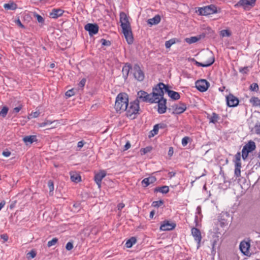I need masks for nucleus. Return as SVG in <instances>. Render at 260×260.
Listing matches in <instances>:
<instances>
[{
    "instance_id": "41",
    "label": "nucleus",
    "mask_w": 260,
    "mask_h": 260,
    "mask_svg": "<svg viewBox=\"0 0 260 260\" xmlns=\"http://www.w3.org/2000/svg\"><path fill=\"white\" fill-rule=\"evenodd\" d=\"M239 72L243 74H247L249 71V67H244L243 68H240L239 70Z\"/></svg>"
},
{
    "instance_id": "17",
    "label": "nucleus",
    "mask_w": 260,
    "mask_h": 260,
    "mask_svg": "<svg viewBox=\"0 0 260 260\" xmlns=\"http://www.w3.org/2000/svg\"><path fill=\"white\" fill-rule=\"evenodd\" d=\"M191 234L194 237L196 241L197 242L198 244H200L202 239L200 231L197 228H193L191 229Z\"/></svg>"
},
{
    "instance_id": "36",
    "label": "nucleus",
    "mask_w": 260,
    "mask_h": 260,
    "mask_svg": "<svg viewBox=\"0 0 260 260\" xmlns=\"http://www.w3.org/2000/svg\"><path fill=\"white\" fill-rule=\"evenodd\" d=\"M58 241V239L56 238H53L51 240L49 241L47 243V246L48 247H50L52 246L55 245Z\"/></svg>"
},
{
    "instance_id": "25",
    "label": "nucleus",
    "mask_w": 260,
    "mask_h": 260,
    "mask_svg": "<svg viewBox=\"0 0 260 260\" xmlns=\"http://www.w3.org/2000/svg\"><path fill=\"white\" fill-rule=\"evenodd\" d=\"M23 141L26 145L32 144L34 142L37 141V137L36 136H27L23 138Z\"/></svg>"
},
{
    "instance_id": "52",
    "label": "nucleus",
    "mask_w": 260,
    "mask_h": 260,
    "mask_svg": "<svg viewBox=\"0 0 260 260\" xmlns=\"http://www.w3.org/2000/svg\"><path fill=\"white\" fill-rule=\"evenodd\" d=\"M52 123V122H51L50 121H46L45 122H42L40 124V127H44L47 125H50Z\"/></svg>"
},
{
    "instance_id": "59",
    "label": "nucleus",
    "mask_w": 260,
    "mask_h": 260,
    "mask_svg": "<svg viewBox=\"0 0 260 260\" xmlns=\"http://www.w3.org/2000/svg\"><path fill=\"white\" fill-rule=\"evenodd\" d=\"M129 148H130V143L128 141H127L126 142V143L125 144V145H124V150H127Z\"/></svg>"
},
{
    "instance_id": "5",
    "label": "nucleus",
    "mask_w": 260,
    "mask_h": 260,
    "mask_svg": "<svg viewBox=\"0 0 260 260\" xmlns=\"http://www.w3.org/2000/svg\"><path fill=\"white\" fill-rule=\"evenodd\" d=\"M168 85L160 82L152 88V92L151 93L152 97L156 98V100L159 98H164V91H166V88H168ZM156 101H155L156 102Z\"/></svg>"
},
{
    "instance_id": "11",
    "label": "nucleus",
    "mask_w": 260,
    "mask_h": 260,
    "mask_svg": "<svg viewBox=\"0 0 260 260\" xmlns=\"http://www.w3.org/2000/svg\"><path fill=\"white\" fill-rule=\"evenodd\" d=\"M173 114H180L183 113L186 109V105L183 103H179L172 106Z\"/></svg>"
},
{
    "instance_id": "54",
    "label": "nucleus",
    "mask_w": 260,
    "mask_h": 260,
    "mask_svg": "<svg viewBox=\"0 0 260 260\" xmlns=\"http://www.w3.org/2000/svg\"><path fill=\"white\" fill-rule=\"evenodd\" d=\"M137 239L135 237H131V247L136 243Z\"/></svg>"
},
{
    "instance_id": "26",
    "label": "nucleus",
    "mask_w": 260,
    "mask_h": 260,
    "mask_svg": "<svg viewBox=\"0 0 260 260\" xmlns=\"http://www.w3.org/2000/svg\"><path fill=\"white\" fill-rule=\"evenodd\" d=\"M71 180L72 181L78 183L81 181V176L76 172H70Z\"/></svg>"
},
{
    "instance_id": "2",
    "label": "nucleus",
    "mask_w": 260,
    "mask_h": 260,
    "mask_svg": "<svg viewBox=\"0 0 260 260\" xmlns=\"http://www.w3.org/2000/svg\"><path fill=\"white\" fill-rule=\"evenodd\" d=\"M128 105V95L125 93H119L116 99L114 108L120 113L125 111Z\"/></svg>"
},
{
    "instance_id": "48",
    "label": "nucleus",
    "mask_w": 260,
    "mask_h": 260,
    "mask_svg": "<svg viewBox=\"0 0 260 260\" xmlns=\"http://www.w3.org/2000/svg\"><path fill=\"white\" fill-rule=\"evenodd\" d=\"M27 255L28 258H32L36 256V253L35 252V251L31 250L27 253Z\"/></svg>"
},
{
    "instance_id": "32",
    "label": "nucleus",
    "mask_w": 260,
    "mask_h": 260,
    "mask_svg": "<svg viewBox=\"0 0 260 260\" xmlns=\"http://www.w3.org/2000/svg\"><path fill=\"white\" fill-rule=\"evenodd\" d=\"M158 125H154L153 126V128L152 131H150L149 137L151 138L154 137L155 135H157L159 129L158 128Z\"/></svg>"
},
{
    "instance_id": "15",
    "label": "nucleus",
    "mask_w": 260,
    "mask_h": 260,
    "mask_svg": "<svg viewBox=\"0 0 260 260\" xmlns=\"http://www.w3.org/2000/svg\"><path fill=\"white\" fill-rule=\"evenodd\" d=\"M176 226V224L173 222H170L168 220L164 221L160 226L161 231H170L174 229Z\"/></svg>"
},
{
    "instance_id": "1",
    "label": "nucleus",
    "mask_w": 260,
    "mask_h": 260,
    "mask_svg": "<svg viewBox=\"0 0 260 260\" xmlns=\"http://www.w3.org/2000/svg\"><path fill=\"white\" fill-rule=\"evenodd\" d=\"M156 98H153L151 94L148 93L144 90H140L137 92V98L133 102H131V117L133 115H136L139 113L140 110L139 100L144 102H148L152 104L155 103ZM135 116L131 117V119H135Z\"/></svg>"
},
{
    "instance_id": "50",
    "label": "nucleus",
    "mask_w": 260,
    "mask_h": 260,
    "mask_svg": "<svg viewBox=\"0 0 260 260\" xmlns=\"http://www.w3.org/2000/svg\"><path fill=\"white\" fill-rule=\"evenodd\" d=\"M73 244L72 242H69L68 243H67V244L66 246V248L67 250H71L73 249Z\"/></svg>"
},
{
    "instance_id": "53",
    "label": "nucleus",
    "mask_w": 260,
    "mask_h": 260,
    "mask_svg": "<svg viewBox=\"0 0 260 260\" xmlns=\"http://www.w3.org/2000/svg\"><path fill=\"white\" fill-rule=\"evenodd\" d=\"M156 125H158L157 126H158V129H159V128L163 129V128H166L167 126L166 124L165 123H163L156 124Z\"/></svg>"
},
{
    "instance_id": "28",
    "label": "nucleus",
    "mask_w": 260,
    "mask_h": 260,
    "mask_svg": "<svg viewBox=\"0 0 260 260\" xmlns=\"http://www.w3.org/2000/svg\"><path fill=\"white\" fill-rule=\"evenodd\" d=\"M249 101L254 107L260 106V100L257 97H252Z\"/></svg>"
},
{
    "instance_id": "58",
    "label": "nucleus",
    "mask_w": 260,
    "mask_h": 260,
    "mask_svg": "<svg viewBox=\"0 0 260 260\" xmlns=\"http://www.w3.org/2000/svg\"><path fill=\"white\" fill-rule=\"evenodd\" d=\"M2 154L4 156L8 157L10 155L11 152L10 151H4Z\"/></svg>"
},
{
    "instance_id": "62",
    "label": "nucleus",
    "mask_w": 260,
    "mask_h": 260,
    "mask_svg": "<svg viewBox=\"0 0 260 260\" xmlns=\"http://www.w3.org/2000/svg\"><path fill=\"white\" fill-rule=\"evenodd\" d=\"M16 23L21 27L23 28L24 27V25L21 23L20 20L19 19L16 20Z\"/></svg>"
},
{
    "instance_id": "40",
    "label": "nucleus",
    "mask_w": 260,
    "mask_h": 260,
    "mask_svg": "<svg viewBox=\"0 0 260 260\" xmlns=\"http://www.w3.org/2000/svg\"><path fill=\"white\" fill-rule=\"evenodd\" d=\"M175 41L174 39H171L166 42L165 46L167 48H169L173 44H175Z\"/></svg>"
},
{
    "instance_id": "21",
    "label": "nucleus",
    "mask_w": 260,
    "mask_h": 260,
    "mask_svg": "<svg viewBox=\"0 0 260 260\" xmlns=\"http://www.w3.org/2000/svg\"><path fill=\"white\" fill-rule=\"evenodd\" d=\"M63 12L62 10L60 9H54L50 13V16L52 18H57L61 16Z\"/></svg>"
},
{
    "instance_id": "57",
    "label": "nucleus",
    "mask_w": 260,
    "mask_h": 260,
    "mask_svg": "<svg viewBox=\"0 0 260 260\" xmlns=\"http://www.w3.org/2000/svg\"><path fill=\"white\" fill-rule=\"evenodd\" d=\"M173 152H174V151H173V147H170L169 148V150L168 151V155L170 156H171L173 155Z\"/></svg>"
},
{
    "instance_id": "47",
    "label": "nucleus",
    "mask_w": 260,
    "mask_h": 260,
    "mask_svg": "<svg viewBox=\"0 0 260 260\" xmlns=\"http://www.w3.org/2000/svg\"><path fill=\"white\" fill-rule=\"evenodd\" d=\"M34 16L39 23H43L44 22V19L41 15L38 14H35Z\"/></svg>"
},
{
    "instance_id": "55",
    "label": "nucleus",
    "mask_w": 260,
    "mask_h": 260,
    "mask_svg": "<svg viewBox=\"0 0 260 260\" xmlns=\"http://www.w3.org/2000/svg\"><path fill=\"white\" fill-rule=\"evenodd\" d=\"M1 238L3 239L5 242L7 241L8 240V236L6 234L1 235Z\"/></svg>"
},
{
    "instance_id": "49",
    "label": "nucleus",
    "mask_w": 260,
    "mask_h": 260,
    "mask_svg": "<svg viewBox=\"0 0 260 260\" xmlns=\"http://www.w3.org/2000/svg\"><path fill=\"white\" fill-rule=\"evenodd\" d=\"M40 115V112L38 111H36L35 112H33L31 113L29 116V118H37Z\"/></svg>"
},
{
    "instance_id": "19",
    "label": "nucleus",
    "mask_w": 260,
    "mask_h": 260,
    "mask_svg": "<svg viewBox=\"0 0 260 260\" xmlns=\"http://www.w3.org/2000/svg\"><path fill=\"white\" fill-rule=\"evenodd\" d=\"M106 173L105 171H101L100 173L96 174L94 176V180L98 184L99 187H101V181L102 179L105 177Z\"/></svg>"
},
{
    "instance_id": "51",
    "label": "nucleus",
    "mask_w": 260,
    "mask_h": 260,
    "mask_svg": "<svg viewBox=\"0 0 260 260\" xmlns=\"http://www.w3.org/2000/svg\"><path fill=\"white\" fill-rule=\"evenodd\" d=\"M85 83H86V79L84 78L82 79L80 81L79 83L78 84L79 87H80L81 88H83L85 86Z\"/></svg>"
},
{
    "instance_id": "63",
    "label": "nucleus",
    "mask_w": 260,
    "mask_h": 260,
    "mask_svg": "<svg viewBox=\"0 0 260 260\" xmlns=\"http://www.w3.org/2000/svg\"><path fill=\"white\" fill-rule=\"evenodd\" d=\"M175 172H170L169 173L168 175H169V177L171 178H172L173 177L175 176Z\"/></svg>"
},
{
    "instance_id": "56",
    "label": "nucleus",
    "mask_w": 260,
    "mask_h": 260,
    "mask_svg": "<svg viewBox=\"0 0 260 260\" xmlns=\"http://www.w3.org/2000/svg\"><path fill=\"white\" fill-rule=\"evenodd\" d=\"M84 143L83 142V141H79L78 143V144H77V147L79 148V149H81L84 145Z\"/></svg>"
},
{
    "instance_id": "31",
    "label": "nucleus",
    "mask_w": 260,
    "mask_h": 260,
    "mask_svg": "<svg viewBox=\"0 0 260 260\" xmlns=\"http://www.w3.org/2000/svg\"><path fill=\"white\" fill-rule=\"evenodd\" d=\"M199 40V38L197 37H191L185 39V41L188 44H192Z\"/></svg>"
},
{
    "instance_id": "9",
    "label": "nucleus",
    "mask_w": 260,
    "mask_h": 260,
    "mask_svg": "<svg viewBox=\"0 0 260 260\" xmlns=\"http://www.w3.org/2000/svg\"><path fill=\"white\" fill-rule=\"evenodd\" d=\"M255 2L256 0H240L234 6L236 8L242 7L245 10H249L254 6Z\"/></svg>"
},
{
    "instance_id": "38",
    "label": "nucleus",
    "mask_w": 260,
    "mask_h": 260,
    "mask_svg": "<svg viewBox=\"0 0 260 260\" xmlns=\"http://www.w3.org/2000/svg\"><path fill=\"white\" fill-rule=\"evenodd\" d=\"M152 150V147L150 146H148L144 148H142L141 149V152L142 154H145L148 152H150Z\"/></svg>"
},
{
    "instance_id": "22",
    "label": "nucleus",
    "mask_w": 260,
    "mask_h": 260,
    "mask_svg": "<svg viewBox=\"0 0 260 260\" xmlns=\"http://www.w3.org/2000/svg\"><path fill=\"white\" fill-rule=\"evenodd\" d=\"M207 117L209 120L210 123H212L214 124L217 123L220 118L218 114L215 112L212 113L211 115L208 114Z\"/></svg>"
},
{
    "instance_id": "7",
    "label": "nucleus",
    "mask_w": 260,
    "mask_h": 260,
    "mask_svg": "<svg viewBox=\"0 0 260 260\" xmlns=\"http://www.w3.org/2000/svg\"><path fill=\"white\" fill-rule=\"evenodd\" d=\"M204 56L208 58V60L204 62H200L192 59L195 64L198 67H208L211 66L214 62V57L211 52H207L205 53Z\"/></svg>"
},
{
    "instance_id": "33",
    "label": "nucleus",
    "mask_w": 260,
    "mask_h": 260,
    "mask_svg": "<svg viewBox=\"0 0 260 260\" xmlns=\"http://www.w3.org/2000/svg\"><path fill=\"white\" fill-rule=\"evenodd\" d=\"M48 186L49 188V194L50 195L52 196L53 194V191L54 190L53 182L52 180H49L48 182Z\"/></svg>"
},
{
    "instance_id": "6",
    "label": "nucleus",
    "mask_w": 260,
    "mask_h": 260,
    "mask_svg": "<svg viewBox=\"0 0 260 260\" xmlns=\"http://www.w3.org/2000/svg\"><path fill=\"white\" fill-rule=\"evenodd\" d=\"M133 70V76L138 81H143L145 78V74L139 64H136L133 68L131 67V70Z\"/></svg>"
},
{
    "instance_id": "42",
    "label": "nucleus",
    "mask_w": 260,
    "mask_h": 260,
    "mask_svg": "<svg viewBox=\"0 0 260 260\" xmlns=\"http://www.w3.org/2000/svg\"><path fill=\"white\" fill-rule=\"evenodd\" d=\"M255 133L260 136V122H257L254 126Z\"/></svg>"
},
{
    "instance_id": "27",
    "label": "nucleus",
    "mask_w": 260,
    "mask_h": 260,
    "mask_svg": "<svg viewBox=\"0 0 260 260\" xmlns=\"http://www.w3.org/2000/svg\"><path fill=\"white\" fill-rule=\"evenodd\" d=\"M169 191V188L168 186H162L161 187H157L154 188V192H160L162 193H167Z\"/></svg>"
},
{
    "instance_id": "20",
    "label": "nucleus",
    "mask_w": 260,
    "mask_h": 260,
    "mask_svg": "<svg viewBox=\"0 0 260 260\" xmlns=\"http://www.w3.org/2000/svg\"><path fill=\"white\" fill-rule=\"evenodd\" d=\"M156 180V179L154 176H150L148 178H144L142 181V184L143 185L144 187H147L149 185L153 183L154 182H155Z\"/></svg>"
},
{
    "instance_id": "45",
    "label": "nucleus",
    "mask_w": 260,
    "mask_h": 260,
    "mask_svg": "<svg viewBox=\"0 0 260 260\" xmlns=\"http://www.w3.org/2000/svg\"><path fill=\"white\" fill-rule=\"evenodd\" d=\"M101 43H102V45H103V46H109L111 45L110 41H107L104 39H102L101 40Z\"/></svg>"
},
{
    "instance_id": "46",
    "label": "nucleus",
    "mask_w": 260,
    "mask_h": 260,
    "mask_svg": "<svg viewBox=\"0 0 260 260\" xmlns=\"http://www.w3.org/2000/svg\"><path fill=\"white\" fill-rule=\"evenodd\" d=\"M189 139V138L188 137H185L182 139V145L183 146L187 145L188 143Z\"/></svg>"
},
{
    "instance_id": "8",
    "label": "nucleus",
    "mask_w": 260,
    "mask_h": 260,
    "mask_svg": "<svg viewBox=\"0 0 260 260\" xmlns=\"http://www.w3.org/2000/svg\"><path fill=\"white\" fill-rule=\"evenodd\" d=\"M235 171L234 175L236 178L241 176V153L240 152H237L235 155Z\"/></svg>"
},
{
    "instance_id": "29",
    "label": "nucleus",
    "mask_w": 260,
    "mask_h": 260,
    "mask_svg": "<svg viewBox=\"0 0 260 260\" xmlns=\"http://www.w3.org/2000/svg\"><path fill=\"white\" fill-rule=\"evenodd\" d=\"M4 7L7 10H14L17 9V5L14 3L5 4Z\"/></svg>"
},
{
    "instance_id": "16",
    "label": "nucleus",
    "mask_w": 260,
    "mask_h": 260,
    "mask_svg": "<svg viewBox=\"0 0 260 260\" xmlns=\"http://www.w3.org/2000/svg\"><path fill=\"white\" fill-rule=\"evenodd\" d=\"M240 249L241 251L245 255H248L249 253V249L250 248V244L249 242L242 241L240 244Z\"/></svg>"
},
{
    "instance_id": "34",
    "label": "nucleus",
    "mask_w": 260,
    "mask_h": 260,
    "mask_svg": "<svg viewBox=\"0 0 260 260\" xmlns=\"http://www.w3.org/2000/svg\"><path fill=\"white\" fill-rule=\"evenodd\" d=\"M164 204V201L162 200H159L157 201H154L152 202L151 206L155 208H158Z\"/></svg>"
},
{
    "instance_id": "18",
    "label": "nucleus",
    "mask_w": 260,
    "mask_h": 260,
    "mask_svg": "<svg viewBox=\"0 0 260 260\" xmlns=\"http://www.w3.org/2000/svg\"><path fill=\"white\" fill-rule=\"evenodd\" d=\"M166 92H167L168 95L174 100H177L180 98V94L178 92L170 90L169 86L166 88Z\"/></svg>"
},
{
    "instance_id": "60",
    "label": "nucleus",
    "mask_w": 260,
    "mask_h": 260,
    "mask_svg": "<svg viewBox=\"0 0 260 260\" xmlns=\"http://www.w3.org/2000/svg\"><path fill=\"white\" fill-rule=\"evenodd\" d=\"M124 207V204L120 203L118 205L117 208L119 210H121Z\"/></svg>"
},
{
    "instance_id": "14",
    "label": "nucleus",
    "mask_w": 260,
    "mask_h": 260,
    "mask_svg": "<svg viewBox=\"0 0 260 260\" xmlns=\"http://www.w3.org/2000/svg\"><path fill=\"white\" fill-rule=\"evenodd\" d=\"M99 28L98 24L93 23H88L84 27V29L88 31L90 36L96 34L98 32Z\"/></svg>"
},
{
    "instance_id": "12",
    "label": "nucleus",
    "mask_w": 260,
    "mask_h": 260,
    "mask_svg": "<svg viewBox=\"0 0 260 260\" xmlns=\"http://www.w3.org/2000/svg\"><path fill=\"white\" fill-rule=\"evenodd\" d=\"M209 83L205 79L198 80L196 82V87L201 92L206 91L209 86Z\"/></svg>"
},
{
    "instance_id": "43",
    "label": "nucleus",
    "mask_w": 260,
    "mask_h": 260,
    "mask_svg": "<svg viewBox=\"0 0 260 260\" xmlns=\"http://www.w3.org/2000/svg\"><path fill=\"white\" fill-rule=\"evenodd\" d=\"M75 94V92L73 89H70L66 92V96L67 98L71 97Z\"/></svg>"
},
{
    "instance_id": "10",
    "label": "nucleus",
    "mask_w": 260,
    "mask_h": 260,
    "mask_svg": "<svg viewBox=\"0 0 260 260\" xmlns=\"http://www.w3.org/2000/svg\"><path fill=\"white\" fill-rule=\"evenodd\" d=\"M157 103V112L159 114H164L167 110V100L164 98L158 99L156 103Z\"/></svg>"
},
{
    "instance_id": "30",
    "label": "nucleus",
    "mask_w": 260,
    "mask_h": 260,
    "mask_svg": "<svg viewBox=\"0 0 260 260\" xmlns=\"http://www.w3.org/2000/svg\"><path fill=\"white\" fill-rule=\"evenodd\" d=\"M130 71V64H126L125 66L122 69L123 76L125 78H127Z\"/></svg>"
},
{
    "instance_id": "37",
    "label": "nucleus",
    "mask_w": 260,
    "mask_h": 260,
    "mask_svg": "<svg viewBox=\"0 0 260 260\" xmlns=\"http://www.w3.org/2000/svg\"><path fill=\"white\" fill-rule=\"evenodd\" d=\"M231 35V32L227 29H224L220 31V36H221L222 37H230Z\"/></svg>"
},
{
    "instance_id": "64",
    "label": "nucleus",
    "mask_w": 260,
    "mask_h": 260,
    "mask_svg": "<svg viewBox=\"0 0 260 260\" xmlns=\"http://www.w3.org/2000/svg\"><path fill=\"white\" fill-rule=\"evenodd\" d=\"M125 246L127 248H130V239L127 240Z\"/></svg>"
},
{
    "instance_id": "3",
    "label": "nucleus",
    "mask_w": 260,
    "mask_h": 260,
    "mask_svg": "<svg viewBox=\"0 0 260 260\" xmlns=\"http://www.w3.org/2000/svg\"><path fill=\"white\" fill-rule=\"evenodd\" d=\"M120 22L122 28V32L124 35L127 44H130V23L128 16L124 12H121L120 14Z\"/></svg>"
},
{
    "instance_id": "44",
    "label": "nucleus",
    "mask_w": 260,
    "mask_h": 260,
    "mask_svg": "<svg viewBox=\"0 0 260 260\" xmlns=\"http://www.w3.org/2000/svg\"><path fill=\"white\" fill-rule=\"evenodd\" d=\"M250 89L252 91H256L258 89V86L257 83H252L250 86Z\"/></svg>"
},
{
    "instance_id": "4",
    "label": "nucleus",
    "mask_w": 260,
    "mask_h": 260,
    "mask_svg": "<svg viewBox=\"0 0 260 260\" xmlns=\"http://www.w3.org/2000/svg\"><path fill=\"white\" fill-rule=\"evenodd\" d=\"M200 15L207 16L213 14L218 13L221 12V9L217 8L214 5H210L203 7L198 8L196 11Z\"/></svg>"
},
{
    "instance_id": "13",
    "label": "nucleus",
    "mask_w": 260,
    "mask_h": 260,
    "mask_svg": "<svg viewBox=\"0 0 260 260\" xmlns=\"http://www.w3.org/2000/svg\"><path fill=\"white\" fill-rule=\"evenodd\" d=\"M227 105L230 107H236L239 102V99L232 94H229L226 97Z\"/></svg>"
},
{
    "instance_id": "61",
    "label": "nucleus",
    "mask_w": 260,
    "mask_h": 260,
    "mask_svg": "<svg viewBox=\"0 0 260 260\" xmlns=\"http://www.w3.org/2000/svg\"><path fill=\"white\" fill-rule=\"evenodd\" d=\"M21 109V107H16L13 109V111L15 113H18Z\"/></svg>"
},
{
    "instance_id": "24",
    "label": "nucleus",
    "mask_w": 260,
    "mask_h": 260,
    "mask_svg": "<svg viewBox=\"0 0 260 260\" xmlns=\"http://www.w3.org/2000/svg\"><path fill=\"white\" fill-rule=\"evenodd\" d=\"M243 147H245L248 152L250 153L252 151L254 150L256 148V145L254 142L252 141H249Z\"/></svg>"
},
{
    "instance_id": "23",
    "label": "nucleus",
    "mask_w": 260,
    "mask_h": 260,
    "mask_svg": "<svg viewBox=\"0 0 260 260\" xmlns=\"http://www.w3.org/2000/svg\"><path fill=\"white\" fill-rule=\"evenodd\" d=\"M161 18L159 15H155L152 18L149 19L147 20V23L150 25H156L160 21Z\"/></svg>"
},
{
    "instance_id": "39",
    "label": "nucleus",
    "mask_w": 260,
    "mask_h": 260,
    "mask_svg": "<svg viewBox=\"0 0 260 260\" xmlns=\"http://www.w3.org/2000/svg\"><path fill=\"white\" fill-rule=\"evenodd\" d=\"M8 111V108L7 107H4L0 111V116L5 117Z\"/></svg>"
},
{
    "instance_id": "35",
    "label": "nucleus",
    "mask_w": 260,
    "mask_h": 260,
    "mask_svg": "<svg viewBox=\"0 0 260 260\" xmlns=\"http://www.w3.org/2000/svg\"><path fill=\"white\" fill-rule=\"evenodd\" d=\"M249 152H248L245 147H243L242 150V157L243 159L245 160L248 155Z\"/></svg>"
}]
</instances>
